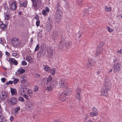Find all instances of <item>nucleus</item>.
<instances>
[{
	"label": "nucleus",
	"mask_w": 122,
	"mask_h": 122,
	"mask_svg": "<svg viewBox=\"0 0 122 122\" xmlns=\"http://www.w3.org/2000/svg\"><path fill=\"white\" fill-rule=\"evenodd\" d=\"M6 79L5 78H1V81L3 83H4L6 81Z\"/></svg>",
	"instance_id": "obj_51"
},
{
	"label": "nucleus",
	"mask_w": 122,
	"mask_h": 122,
	"mask_svg": "<svg viewBox=\"0 0 122 122\" xmlns=\"http://www.w3.org/2000/svg\"><path fill=\"white\" fill-rule=\"evenodd\" d=\"M10 18V15H9L7 14L5 16V19L7 20H8Z\"/></svg>",
	"instance_id": "obj_48"
},
{
	"label": "nucleus",
	"mask_w": 122,
	"mask_h": 122,
	"mask_svg": "<svg viewBox=\"0 0 122 122\" xmlns=\"http://www.w3.org/2000/svg\"><path fill=\"white\" fill-rule=\"evenodd\" d=\"M87 122H94L93 121H92L90 119H88L87 120Z\"/></svg>",
	"instance_id": "obj_64"
},
{
	"label": "nucleus",
	"mask_w": 122,
	"mask_h": 122,
	"mask_svg": "<svg viewBox=\"0 0 122 122\" xmlns=\"http://www.w3.org/2000/svg\"><path fill=\"white\" fill-rule=\"evenodd\" d=\"M26 76L25 75H23L21 76V83H24L26 82V80H25Z\"/></svg>",
	"instance_id": "obj_26"
},
{
	"label": "nucleus",
	"mask_w": 122,
	"mask_h": 122,
	"mask_svg": "<svg viewBox=\"0 0 122 122\" xmlns=\"http://www.w3.org/2000/svg\"><path fill=\"white\" fill-rule=\"evenodd\" d=\"M31 1L32 3V7L34 8L36 7L37 5V2L36 1V0H31Z\"/></svg>",
	"instance_id": "obj_21"
},
{
	"label": "nucleus",
	"mask_w": 122,
	"mask_h": 122,
	"mask_svg": "<svg viewBox=\"0 0 122 122\" xmlns=\"http://www.w3.org/2000/svg\"><path fill=\"white\" fill-rule=\"evenodd\" d=\"M39 88L37 86H35L34 88L33 91L35 92L37 91L38 90Z\"/></svg>",
	"instance_id": "obj_41"
},
{
	"label": "nucleus",
	"mask_w": 122,
	"mask_h": 122,
	"mask_svg": "<svg viewBox=\"0 0 122 122\" xmlns=\"http://www.w3.org/2000/svg\"><path fill=\"white\" fill-rule=\"evenodd\" d=\"M121 66V65L120 63H117L114 66V69L113 70L114 72L115 73L119 72V71L120 70V67Z\"/></svg>",
	"instance_id": "obj_10"
},
{
	"label": "nucleus",
	"mask_w": 122,
	"mask_h": 122,
	"mask_svg": "<svg viewBox=\"0 0 122 122\" xmlns=\"http://www.w3.org/2000/svg\"><path fill=\"white\" fill-rule=\"evenodd\" d=\"M12 56L14 57L17 58L19 57V54H17L16 52H13L12 53Z\"/></svg>",
	"instance_id": "obj_35"
},
{
	"label": "nucleus",
	"mask_w": 122,
	"mask_h": 122,
	"mask_svg": "<svg viewBox=\"0 0 122 122\" xmlns=\"http://www.w3.org/2000/svg\"><path fill=\"white\" fill-rule=\"evenodd\" d=\"M117 53H119L121 54L122 53V50L121 49H120V50H118L117 51Z\"/></svg>",
	"instance_id": "obj_56"
},
{
	"label": "nucleus",
	"mask_w": 122,
	"mask_h": 122,
	"mask_svg": "<svg viewBox=\"0 0 122 122\" xmlns=\"http://www.w3.org/2000/svg\"><path fill=\"white\" fill-rule=\"evenodd\" d=\"M94 64V61L92 59H89L86 65V66L87 68H89L91 69L92 68L91 66H92Z\"/></svg>",
	"instance_id": "obj_13"
},
{
	"label": "nucleus",
	"mask_w": 122,
	"mask_h": 122,
	"mask_svg": "<svg viewBox=\"0 0 122 122\" xmlns=\"http://www.w3.org/2000/svg\"><path fill=\"white\" fill-rule=\"evenodd\" d=\"M3 43L4 42H3V41L2 40V39L0 38V43H1V44H3Z\"/></svg>",
	"instance_id": "obj_62"
},
{
	"label": "nucleus",
	"mask_w": 122,
	"mask_h": 122,
	"mask_svg": "<svg viewBox=\"0 0 122 122\" xmlns=\"http://www.w3.org/2000/svg\"><path fill=\"white\" fill-rule=\"evenodd\" d=\"M13 64H14V65H16L18 64L17 61L15 60Z\"/></svg>",
	"instance_id": "obj_55"
},
{
	"label": "nucleus",
	"mask_w": 122,
	"mask_h": 122,
	"mask_svg": "<svg viewBox=\"0 0 122 122\" xmlns=\"http://www.w3.org/2000/svg\"><path fill=\"white\" fill-rule=\"evenodd\" d=\"M40 45L38 44L36 46L35 49V51H37L39 49Z\"/></svg>",
	"instance_id": "obj_46"
},
{
	"label": "nucleus",
	"mask_w": 122,
	"mask_h": 122,
	"mask_svg": "<svg viewBox=\"0 0 122 122\" xmlns=\"http://www.w3.org/2000/svg\"><path fill=\"white\" fill-rule=\"evenodd\" d=\"M55 68H53L52 69H51V71L50 72V73H51V74L53 75H54L55 74Z\"/></svg>",
	"instance_id": "obj_36"
},
{
	"label": "nucleus",
	"mask_w": 122,
	"mask_h": 122,
	"mask_svg": "<svg viewBox=\"0 0 122 122\" xmlns=\"http://www.w3.org/2000/svg\"><path fill=\"white\" fill-rule=\"evenodd\" d=\"M26 60L30 63H32L34 62L33 59L30 56H27L26 58Z\"/></svg>",
	"instance_id": "obj_19"
},
{
	"label": "nucleus",
	"mask_w": 122,
	"mask_h": 122,
	"mask_svg": "<svg viewBox=\"0 0 122 122\" xmlns=\"http://www.w3.org/2000/svg\"><path fill=\"white\" fill-rule=\"evenodd\" d=\"M13 81H10L8 82H7L6 83V84L7 85H8L9 84L11 85L13 84Z\"/></svg>",
	"instance_id": "obj_47"
},
{
	"label": "nucleus",
	"mask_w": 122,
	"mask_h": 122,
	"mask_svg": "<svg viewBox=\"0 0 122 122\" xmlns=\"http://www.w3.org/2000/svg\"><path fill=\"white\" fill-rule=\"evenodd\" d=\"M10 92L12 95H15L17 94V91L15 89H14L12 88H10Z\"/></svg>",
	"instance_id": "obj_20"
},
{
	"label": "nucleus",
	"mask_w": 122,
	"mask_h": 122,
	"mask_svg": "<svg viewBox=\"0 0 122 122\" xmlns=\"http://www.w3.org/2000/svg\"><path fill=\"white\" fill-rule=\"evenodd\" d=\"M7 27V24H4L2 21H0V27L3 30H5Z\"/></svg>",
	"instance_id": "obj_18"
},
{
	"label": "nucleus",
	"mask_w": 122,
	"mask_h": 122,
	"mask_svg": "<svg viewBox=\"0 0 122 122\" xmlns=\"http://www.w3.org/2000/svg\"><path fill=\"white\" fill-rule=\"evenodd\" d=\"M35 19L37 20H39V17L38 15H36L35 17Z\"/></svg>",
	"instance_id": "obj_50"
},
{
	"label": "nucleus",
	"mask_w": 122,
	"mask_h": 122,
	"mask_svg": "<svg viewBox=\"0 0 122 122\" xmlns=\"http://www.w3.org/2000/svg\"><path fill=\"white\" fill-rule=\"evenodd\" d=\"M8 104L12 106L16 104L17 103V100L16 98L13 97L9 99L8 101Z\"/></svg>",
	"instance_id": "obj_4"
},
{
	"label": "nucleus",
	"mask_w": 122,
	"mask_h": 122,
	"mask_svg": "<svg viewBox=\"0 0 122 122\" xmlns=\"http://www.w3.org/2000/svg\"><path fill=\"white\" fill-rule=\"evenodd\" d=\"M17 4L15 1H13L10 6V9L12 10H15L17 8Z\"/></svg>",
	"instance_id": "obj_8"
},
{
	"label": "nucleus",
	"mask_w": 122,
	"mask_h": 122,
	"mask_svg": "<svg viewBox=\"0 0 122 122\" xmlns=\"http://www.w3.org/2000/svg\"><path fill=\"white\" fill-rule=\"evenodd\" d=\"M15 60V59L14 58H10L9 59L8 61L10 62V64H13Z\"/></svg>",
	"instance_id": "obj_33"
},
{
	"label": "nucleus",
	"mask_w": 122,
	"mask_h": 122,
	"mask_svg": "<svg viewBox=\"0 0 122 122\" xmlns=\"http://www.w3.org/2000/svg\"><path fill=\"white\" fill-rule=\"evenodd\" d=\"M47 86V90L49 92L52 91L56 85V82L55 81H52L51 83H46Z\"/></svg>",
	"instance_id": "obj_2"
},
{
	"label": "nucleus",
	"mask_w": 122,
	"mask_h": 122,
	"mask_svg": "<svg viewBox=\"0 0 122 122\" xmlns=\"http://www.w3.org/2000/svg\"><path fill=\"white\" fill-rule=\"evenodd\" d=\"M62 13H56V19L55 20V21L57 23H58L60 21V18L61 17Z\"/></svg>",
	"instance_id": "obj_15"
},
{
	"label": "nucleus",
	"mask_w": 122,
	"mask_h": 122,
	"mask_svg": "<svg viewBox=\"0 0 122 122\" xmlns=\"http://www.w3.org/2000/svg\"><path fill=\"white\" fill-rule=\"evenodd\" d=\"M66 80L65 79H61L59 81V84L60 87L63 88H66L67 84L66 81Z\"/></svg>",
	"instance_id": "obj_5"
},
{
	"label": "nucleus",
	"mask_w": 122,
	"mask_h": 122,
	"mask_svg": "<svg viewBox=\"0 0 122 122\" xmlns=\"http://www.w3.org/2000/svg\"><path fill=\"white\" fill-rule=\"evenodd\" d=\"M81 91V89L79 88H78L76 89V97L78 100H80L81 99L80 96Z\"/></svg>",
	"instance_id": "obj_9"
},
{
	"label": "nucleus",
	"mask_w": 122,
	"mask_h": 122,
	"mask_svg": "<svg viewBox=\"0 0 122 122\" xmlns=\"http://www.w3.org/2000/svg\"><path fill=\"white\" fill-rule=\"evenodd\" d=\"M46 12L45 10H43L42 11V15L44 16H46V15L47 13Z\"/></svg>",
	"instance_id": "obj_43"
},
{
	"label": "nucleus",
	"mask_w": 122,
	"mask_h": 122,
	"mask_svg": "<svg viewBox=\"0 0 122 122\" xmlns=\"http://www.w3.org/2000/svg\"><path fill=\"white\" fill-rule=\"evenodd\" d=\"M92 8V6H91L88 8V10H87L86 8L84 9L83 10L84 15H86L88 14V13H91L92 11L91 10Z\"/></svg>",
	"instance_id": "obj_12"
},
{
	"label": "nucleus",
	"mask_w": 122,
	"mask_h": 122,
	"mask_svg": "<svg viewBox=\"0 0 122 122\" xmlns=\"http://www.w3.org/2000/svg\"><path fill=\"white\" fill-rule=\"evenodd\" d=\"M23 96L25 98V99L28 100H29V96L28 95L25 94Z\"/></svg>",
	"instance_id": "obj_39"
},
{
	"label": "nucleus",
	"mask_w": 122,
	"mask_h": 122,
	"mask_svg": "<svg viewBox=\"0 0 122 122\" xmlns=\"http://www.w3.org/2000/svg\"><path fill=\"white\" fill-rule=\"evenodd\" d=\"M117 61V59H114L113 60V62L114 63V64H115V63H116V61Z\"/></svg>",
	"instance_id": "obj_61"
},
{
	"label": "nucleus",
	"mask_w": 122,
	"mask_h": 122,
	"mask_svg": "<svg viewBox=\"0 0 122 122\" xmlns=\"http://www.w3.org/2000/svg\"><path fill=\"white\" fill-rule=\"evenodd\" d=\"M54 122H62L61 120H58L56 121H55Z\"/></svg>",
	"instance_id": "obj_63"
},
{
	"label": "nucleus",
	"mask_w": 122,
	"mask_h": 122,
	"mask_svg": "<svg viewBox=\"0 0 122 122\" xmlns=\"http://www.w3.org/2000/svg\"><path fill=\"white\" fill-rule=\"evenodd\" d=\"M25 91L24 89H22L21 90H20L19 93L22 96H23L25 94Z\"/></svg>",
	"instance_id": "obj_32"
},
{
	"label": "nucleus",
	"mask_w": 122,
	"mask_h": 122,
	"mask_svg": "<svg viewBox=\"0 0 122 122\" xmlns=\"http://www.w3.org/2000/svg\"><path fill=\"white\" fill-rule=\"evenodd\" d=\"M17 71L19 72V74H20L24 73L25 71V70L24 69L20 68Z\"/></svg>",
	"instance_id": "obj_30"
},
{
	"label": "nucleus",
	"mask_w": 122,
	"mask_h": 122,
	"mask_svg": "<svg viewBox=\"0 0 122 122\" xmlns=\"http://www.w3.org/2000/svg\"><path fill=\"white\" fill-rule=\"evenodd\" d=\"M107 29L108 31L109 32H111L113 31L112 29L110 28V27L109 26H108L107 27Z\"/></svg>",
	"instance_id": "obj_45"
},
{
	"label": "nucleus",
	"mask_w": 122,
	"mask_h": 122,
	"mask_svg": "<svg viewBox=\"0 0 122 122\" xmlns=\"http://www.w3.org/2000/svg\"><path fill=\"white\" fill-rule=\"evenodd\" d=\"M71 91L70 89L67 88L66 90L64 91L61 94H59L58 96H59V100L61 101H63L66 99V95H69L71 93Z\"/></svg>",
	"instance_id": "obj_1"
},
{
	"label": "nucleus",
	"mask_w": 122,
	"mask_h": 122,
	"mask_svg": "<svg viewBox=\"0 0 122 122\" xmlns=\"http://www.w3.org/2000/svg\"><path fill=\"white\" fill-rule=\"evenodd\" d=\"M34 105V103L32 101H28L26 104V107L29 110H31L33 107Z\"/></svg>",
	"instance_id": "obj_11"
},
{
	"label": "nucleus",
	"mask_w": 122,
	"mask_h": 122,
	"mask_svg": "<svg viewBox=\"0 0 122 122\" xmlns=\"http://www.w3.org/2000/svg\"><path fill=\"white\" fill-rule=\"evenodd\" d=\"M12 43L14 46L16 47L20 45V42L18 39L14 38L13 39Z\"/></svg>",
	"instance_id": "obj_6"
},
{
	"label": "nucleus",
	"mask_w": 122,
	"mask_h": 122,
	"mask_svg": "<svg viewBox=\"0 0 122 122\" xmlns=\"http://www.w3.org/2000/svg\"><path fill=\"white\" fill-rule=\"evenodd\" d=\"M55 50L51 47H49L47 48V52L49 56H51L55 53Z\"/></svg>",
	"instance_id": "obj_14"
},
{
	"label": "nucleus",
	"mask_w": 122,
	"mask_h": 122,
	"mask_svg": "<svg viewBox=\"0 0 122 122\" xmlns=\"http://www.w3.org/2000/svg\"><path fill=\"white\" fill-rule=\"evenodd\" d=\"M56 10V13H62L63 12V8L61 6V3L60 2H58L56 4L55 6Z\"/></svg>",
	"instance_id": "obj_3"
},
{
	"label": "nucleus",
	"mask_w": 122,
	"mask_h": 122,
	"mask_svg": "<svg viewBox=\"0 0 122 122\" xmlns=\"http://www.w3.org/2000/svg\"><path fill=\"white\" fill-rule=\"evenodd\" d=\"M57 32L56 31H54L53 32L52 34V38L54 40H55L57 37Z\"/></svg>",
	"instance_id": "obj_25"
},
{
	"label": "nucleus",
	"mask_w": 122,
	"mask_h": 122,
	"mask_svg": "<svg viewBox=\"0 0 122 122\" xmlns=\"http://www.w3.org/2000/svg\"><path fill=\"white\" fill-rule=\"evenodd\" d=\"M89 116L87 114H86L85 115V116L84 117L85 118V119H87L89 117Z\"/></svg>",
	"instance_id": "obj_54"
},
{
	"label": "nucleus",
	"mask_w": 122,
	"mask_h": 122,
	"mask_svg": "<svg viewBox=\"0 0 122 122\" xmlns=\"http://www.w3.org/2000/svg\"><path fill=\"white\" fill-rule=\"evenodd\" d=\"M40 21L39 20H37L36 23V25L37 27H38L40 25Z\"/></svg>",
	"instance_id": "obj_42"
},
{
	"label": "nucleus",
	"mask_w": 122,
	"mask_h": 122,
	"mask_svg": "<svg viewBox=\"0 0 122 122\" xmlns=\"http://www.w3.org/2000/svg\"><path fill=\"white\" fill-rule=\"evenodd\" d=\"M93 111L97 112V109L95 107H93L92 108Z\"/></svg>",
	"instance_id": "obj_57"
},
{
	"label": "nucleus",
	"mask_w": 122,
	"mask_h": 122,
	"mask_svg": "<svg viewBox=\"0 0 122 122\" xmlns=\"http://www.w3.org/2000/svg\"><path fill=\"white\" fill-rule=\"evenodd\" d=\"M5 54L7 56H9L10 55V53L7 51L6 52Z\"/></svg>",
	"instance_id": "obj_60"
},
{
	"label": "nucleus",
	"mask_w": 122,
	"mask_h": 122,
	"mask_svg": "<svg viewBox=\"0 0 122 122\" xmlns=\"http://www.w3.org/2000/svg\"><path fill=\"white\" fill-rule=\"evenodd\" d=\"M20 107H17L15 109L14 111L16 112H18L20 110Z\"/></svg>",
	"instance_id": "obj_40"
},
{
	"label": "nucleus",
	"mask_w": 122,
	"mask_h": 122,
	"mask_svg": "<svg viewBox=\"0 0 122 122\" xmlns=\"http://www.w3.org/2000/svg\"><path fill=\"white\" fill-rule=\"evenodd\" d=\"M64 43H65L64 42L61 41L60 42L58 46V49L62 50L63 48H65V46Z\"/></svg>",
	"instance_id": "obj_17"
},
{
	"label": "nucleus",
	"mask_w": 122,
	"mask_h": 122,
	"mask_svg": "<svg viewBox=\"0 0 122 122\" xmlns=\"http://www.w3.org/2000/svg\"><path fill=\"white\" fill-rule=\"evenodd\" d=\"M102 47H100V48H97V49L96 51V52L97 53L95 54L94 56L95 57L97 56L100 54H101L102 52Z\"/></svg>",
	"instance_id": "obj_16"
},
{
	"label": "nucleus",
	"mask_w": 122,
	"mask_h": 122,
	"mask_svg": "<svg viewBox=\"0 0 122 122\" xmlns=\"http://www.w3.org/2000/svg\"><path fill=\"white\" fill-rule=\"evenodd\" d=\"M19 81V79L15 78L14 80L13 83L14 84H16Z\"/></svg>",
	"instance_id": "obj_34"
},
{
	"label": "nucleus",
	"mask_w": 122,
	"mask_h": 122,
	"mask_svg": "<svg viewBox=\"0 0 122 122\" xmlns=\"http://www.w3.org/2000/svg\"><path fill=\"white\" fill-rule=\"evenodd\" d=\"M52 79V77L50 75H49L48 76L47 78V82L46 83H51L50 82Z\"/></svg>",
	"instance_id": "obj_28"
},
{
	"label": "nucleus",
	"mask_w": 122,
	"mask_h": 122,
	"mask_svg": "<svg viewBox=\"0 0 122 122\" xmlns=\"http://www.w3.org/2000/svg\"><path fill=\"white\" fill-rule=\"evenodd\" d=\"M97 112L93 111L92 112L90 113V115L92 117L97 116Z\"/></svg>",
	"instance_id": "obj_29"
},
{
	"label": "nucleus",
	"mask_w": 122,
	"mask_h": 122,
	"mask_svg": "<svg viewBox=\"0 0 122 122\" xmlns=\"http://www.w3.org/2000/svg\"><path fill=\"white\" fill-rule=\"evenodd\" d=\"M27 64V63L26 62L24 61H23L21 63V65L23 66H26V65Z\"/></svg>",
	"instance_id": "obj_44"
},
{
	"label": "nucleus",
	"mask_w": 122,
	"mask_h": 122,
	"mask_svg": "<svg viewBox=\"0 0 122 122\" xmlns=\"http://www.w3.org/2000/svg\"><path fill=\"white\" fill-rule=\"evenodd\" d=\"M64 43V44H65V46H66V47H67L68 46H69L70 47L71 46V42H67L66 43V44L65 43Z\"/></svg>",
	"instance_id": "obj_37"
},
{
	"label": "nucleus",
	"mask_w": 122,
	"mask_h": 122,
	"mask_svg": "<svg viewBox=\"0 0 122 122\" xmlns=\"http://www.w3.org/2000/svg\"><path fill=\"white\" fill-rule=\"evenodd\" d=\"M76 2L78 5L80 6H82L84 4L83 0H77Z\"/></svg>",
	"instance_id": "obj_27"
},
{
	"label": "nucleus",
	"mask_w": 122,
	"mask_h": 122,
	"mask_svg": "<svg viewBox=\"0 0 122 122\" xmlns=\"http://www.w3.org/2000/svg\"><path fill=\"white\" fill-rule=\"evenodd\" d=\"M44 69L46 71H47L48 72L50 73L51 71L50 68L47 65L44 66Z\"/></svg>",
	"instance_id": "obj_24"
},
{
	"label": "nucleus",
	"mask_w": 122,
	"mask_h": 122,
	"mask_svg": "<svg viewBox=\"0 0 122 122\" xmlns=\"http://www.w3.org/2000/svg\"><path fill=\"white\" fill-rule=\"evenodd\" d=\"M27 94L29 96L30 98H31L33 96V91L29 89L28 90Z\"/></svg>",
	"instance_id": "obj_22"
},
{
	"label": "nucleus",
	"mask_w": 122,
	"mask_h": 122,
	"mask_svg": "<svg viewBox=\"0 0 122 122\" xmlns=\"http://www.w3.org/2000/svg\"><path fill=\"white\" fill-rule=\"evenodd\" d=\"M88 22L91 25H93V22L92 20H91L90 21H88Z\"/></svg>",
	"instance_id": "obj_53"
},
{
	"label": "nucleus",
	"mask_w": 122,
	"mask_h": 122,
	"mask_svg": "<svg viewBox=\"0 0 122 122\" xmlns=\"http://www.w3.org/2000/svg\"><path fill=\"white\" fill-rule=\"evenodd\" d=\"M18 100L19 101L23 102L25 101L23 98L22 97H20L18 99Z\"/></svg>",
	"instance_id": "obj_38"
},
{
	"label": "nucleus",
	"mask_w": 122,
	"mask_h": 122,
	"mask_svg": "<svg viewBox=\"0 0 122 122\" xmlns=\"http://www.w3.org/2000/svg\"><path fill=\"white\" fill-rule=\"evenodd\" d=\"M35 76L37 77H39L40 76V75L38 73L36 74Z\"/></svg>",
	"instance_id": "obj_59"
},
{
	"label": "nucleus",
	"mask_w": 122,
	"mask_h": 122,
	"mask_svg": "<svg viewBox=\"0 0 122 122\" xmlns=\"http://www.w3.org/2000/svg\"><path fill=\"white\" fill-rule=\"evenodd\" d=\"M14 119V117L13 116H11L10 117V119L11 121H13Z\"/></svg>",
	"instance_id": "obj_58"
},
{
	"label": "nucleus",
	"mask_w": 122,
	"mask_h": 122,
	"mask_svg": "<svg viewBox=\"0 0 122 122\" xmlns=\"http://www.w3.org/2000/svg\"><path fill=\"white\" fill-rule=\"evenodd\" d=\"M107 90L106 89L105 90H102L101 92V95L103 96H107L108 92Z\"/></svg>",
	"instance_id": "obj_23"
},
{
	"label": "nucleus",
	"mask_w": 122,
	"mask_h": 122,
	"mask_svg": "<svg viewBox=\"0 0 122 122\" xmlns=\"http://www.w3.org/2000/svg\"><path fill=\"white\" fill-rule=\"evenodd\" d=\"M27 5V3L26 2H24L23 4H22L21 5L22 6H23L24 7H26Z\"/></svg>",
	"instance_id": "obj_49"
},
{
	"label": "nucleus",
	"mask_w": 122,
	"mask_h": 122,
	"mask_svg": "<svg viewBox=\"0 0 122 122\" xmlns=\"http://www.w3.org/2000/svg\"><path fill=\"white\" fill-rule=\"evenodd\" d=\"M7 96V94L5 91H2L0 92V98L1 100H5Z\"/></svg>",
	"instance_id": "obj_7"
},
{
	"label": "nucleus",
	"mask_w": 122,
	"mask_h": 122,
	"mask_svg": "<svg viewBox=\"0 0 122 122\" xmlns=\"http://www.w3.org/2000/svg\"><path fill=\"white\" fill-rule=\"evenodd\" d=\"M104 8L105 10L107 12H109L111 11L112 10V9L110 7H107L106 6H105Z\"/></svg>",
	"instance_id": "obj_31"
},
{
	"label": "nucleus",
	"mask_w": 122,
	"mask_h": 122,
	"mask_svg": "<svg viewBox=\"0 0 122 122\" xmlns=\"http://www.w3.org/2000/svg\"><path fill=\"white\" fill-rule=\"evenodd\" d=\"M46 11L47 12H49V9L48 7L47 6H46L45 8Z\"/></svg>",
	"instance_id": "obj_52"
}]
</instances>
